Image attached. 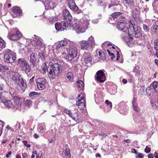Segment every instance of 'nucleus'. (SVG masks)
I'll use <instances>...</instances> for the list:
<instances>
[{"mask_svg": "<svg viewBox=\"0 0 158 158\" xmlns=\"http://www.w3.org/2000/svg\"><path fill=\"white\" fill-rule=\"evenodd\" d=\"M122 13L120 12H115L111 14V16L109 18V23L112 24L114 23H112V20L115 21V19L119 16V18L121 19H123L125 18L124 16L121 15Z\"/></svg>", "mask_w": 158, "mask_h": 158, "instance_id": "dca6fc26", "label": "nucleus"}, {"mask_svg": "<svg viewBox=\"0 0 158 158\" xmlns=\"http://www.w3.org/2000/svg\"><path fill=\"white\" fill-rule=\"evenodd\" d=\"M69 151L70 150L68 148H66L64 150V153L66 156L67 158H70Z\"/></svg>", "mask_w": 158, "mask_h": 158, "instance_id": "58836bf2", "label": "nucleus"}, {"mask_svg": "<svg viewBox=\"0 0 158 158\" xmlns=\"http://www.w3.org/2000/svg\"><path fill=\"white\" fill-rule=\"evenodd\" d=\"M63 16L64 21L67 23V26H71L73 24L72 17L69 10L67 9L64 10Z\"/></svg>", "mask_w": 158, "mask_h": 158, "instance_id": "1a4fd4ad", "label": "nucleus"}, {"mask_svg": "<svg viewBox=\"0 0 158 158\" xmlns=\"http://www.w3.org/2000/svg\"><path fill=\"white\" fill-rule=\"evenodd\" d=\"M150 151L151 149L150 148L148 147L147 146H146L145 148V152L147 153H148L150 152Z\"/></svg>", "mask_w": 158, "mask_h": 158, "instance_id": "864d4df0", "label": "nucleus"}, {"mask_svg": "<svg viewBox=\"0 0 158 158\" xmlns=\"http://www.w3.org/2000/svg\"><path fill=\"white\" fill-rule=\"evenodd\" d=\"M154 157L155 158H158V152H155V153Z\"/></svg>", "mask_w": 158, "mask_h": 158, "instance_id": "774afa93", "label": "nucleus"}, {"mask_svg": "<svg viewBox=\"0 0 158 158\" xmlns=\"http://www.w3.org/2000/svg\"><path fill=\"white\" fill-rule=\"evenodd\" d=\"M123 2L126 6H132L134 4L133 0H123Z\"/></svg>", "mask_w": 158, "mask_h": 158, "instance_id": "72a5a7b5", "label": "nucleus"}, {"mask_svg": "<svg viewBox=\"0 0 158 158\" xmlns=\"http://www.w3.org/2000/svg\"><path fill=\"white\" fill-rule=\"evenodd\" d=\"M89 22L85 18L81 19L79 24L74 23L72 24L70 27H72V29L77 33L78 34L85 32L86 29L88 28Z\"/></svg>", "mask_w": 158, "mask_h": 158, "instance_id": "7ed1b4c3", "label": "nucleus"}, {"mask_svg": "<svg viewBox=\"0 0 158 158\" xmlns=\"http://www.w3.org/2000/svg\"><path fill=\"white\" fill-rule=\"evenodd\" d=\"M18 65L21 69L23 68L28 63L23 58H20L18 59Z\"/></svg>", "mask_w": 158, "mask_h": 158, "instance_id": "5701e85b", "label": "nucleus"}, {"mask_svg": "<svg viewBox=\"0 0 158 158\" xmlns=\"http://www.w3.org/2000/svg\"><path fill=\"white\" fill-rule=\"evenodd\" d=\"M107 52H108V54L110 56H111V58L112 59H113L115 57V54H114L113 53H111L110 52V50H107Z\"/></svg>", "mask_w": 158, "mask_h": 158, "instance_id": "09e8293b", "label": "nucleus"}, {"mask_svg": "<svg viewBox=\"0 0 158 158\" xmlns=\"http://www.w3.org/2000/svg\"><path fill=\"white\" fill-rule=\"evenodd\" d=\"M137 99L136 98H134L132 101V104L133 106L136 105V104H137L136 102Z\"/></svg>", "mask_w": 158, "mask_h": 158, "instance_id": "6e6d98bb", "label": "nucleus"}, {"mask_svg": "<svg viewBox=\"0 0 158 158\" xmlns=\"http://www.w3.org/2000/svg\"><path fill=\"white\" fill-rule=\"evenodd\" d=\"M64 112L65 113L68 114L69 115V114H70L72 112V111L71 110H69L68 109H64Z\"/></svg>", "mask_w": 158, "mask_h": 158, "instance_id": "5fc2aeb1", "label": "nucleus"}, {"mask_svg": "<svg viewBox=\"0 0 158 158\" xmlns=\"http://www.w3.org/2000/svg\"><path fill=\"white\" fill-rule=\"evenodd\" d=\"M121 103L119 105V112L122 114H126L128 110V107L125 104H124L123 106L121 105Z\"/></svg>", "mask_w": 158, "mask_h": 158, "instance_id": "412c9836", "label": "nucleus"}, {"mask_svg": "<svg viewBox=\"0 0 158 158\" xmlns=\"http://www.w3.org/2000/svg\"><path fill=\"white\" fill-rule=\"evenodd\" d=\"M4 52V60L6 61L9 63H12L15 61L16 54L15 52L8 49H5Z\"/></svg>", "mask_w": 158, "mask_h": 158, "instance_id": "6e6552de", "label": "nucleus"}, {"mask_svg": "<svg viewBox=\"0 0 158 158\" xmlns=\"http://www.w3.org/2000/svg\"><path fill=\"white\" fill-rule=\"evenodd\" d=\"M154 155H153L152 153H150L148 155V158H154Z\"/></svg>", "mask_w": 158, "mask_h": 158, "instance_id": "e2e57ef3", "label": "nucleus"}, {"mask_svg": "<svg viewBox=\"0 0 158 158\" xmlns=\"http://www.w3.org/2000/svg\"><path fill=\"white\" fill-rule=\"evenodd\" d=\"M105 103L106 105L110 106V109H111L112 108V104L111 102H110L108 100H106L105 101Z\"/></svg>", "mask_w": 158, "mask_h": 158, "instance_id": "8fccbe9b", "label": "nucleus"}, {"mask_svg": "<svg viewBox=\"0 0 158 158\" xmlns=\"http://www.w3.org/2000/svg\"><path fill=\"white\" fill-rule=\"evenodd\" d=\"M57 44L56 45V52L58 54L60 53L63 56L66 54L67 48L64 47V46L67 45V41L65 40H62L59 41Z\"/></svg>", "mask_w": 158, "mask_h": 158, "instance_id": "0eeeda50", "label": "nucleus"}, {"mask_svg": "<svg viewBox=\"0 0 158 158\" xmlns=\"http://www.w3.org/2000/svg\"><path fill=\"white\" fill-rule=\"evenodd\" d=\"M138 91V94L141 95L144 94L145 92V89L144 88H141L139 90H136L135 91L134 93H135V92H137V91Z\"/></svg>", "mask_w": 158, "mask_h": 158, "instance_id": "79ce46f5", "label": "nucleus"}, {"mask_svg": "<svg viewBox=\"0 0 158 158\" xmlns=\"http://www.w3.org/2000/svg\"><path fill=\"white\" fill-rule=\"evenodd\" d=\"M38 95V93L33 91L31 92L29 94V96L31 98L33 97L34 95Z\"/></svg>", "mask_w": 158, "mask_h": 158, "instance_id": "de8ad7c7", "label": "nucleus"}, {"mask_svg": "<svg viewBox=\"0 0 158 158\" xmlns=\"http://www.w3.org/2000/svg\"><path fill=\"white\" fill-rule=\"evenodd\" d=\"M2 102L7 107H10L13 106V103L10 100H7L4 99L2 100Z\"/></svg>", "mask_w": 158, "mask_h": 158, "instance_id": "7c9ffc66", "label": "nucleus"}, {"mask_svg": "<svg viewBox=\"0 0 158 158\" xmlns=\"http://www.w3.org/2000/svg\"><path fill=\"white\" fill-rule=\"evenodd\" d=\"M137 157L138 158H143L144 157V155L142 153H139L138 154Z\"/></svg>", "mask_w": 158, "mask_h": 158, "instance_id": "4d7b16f0", "label": "nucleus"}, {"mask_svg": "<svg viewBox=\"0 0 158 158\" xmlns=\"http://www.w3.org/2000/svg\"><path fill=\"white\" fill-rule=\"evenodd\" d=\"M20 124L18 122H17L16 124L14 126V129H15L16 131H19L20 130Z\"/></svg>", "mask_w": 158, "mask_h": 158, "instance_id": "a19ab883", "label": "nucleus"}, {"mask_svg": "<svg viewBox=\"0 0 158 158\" xmlns=\"http://www.w3.org/2000/svg\"><path fill=\"white\" fill-rule=\"evenodd\" d=\"M151 33L152 34L158 35V20L155 23L153 29L151 30Z\"/></svg>", "mask_w": 158, "mask_h": 158, "instance_id": "bb28decb", "label": "nucleus"}, {"mask_svg": "<svg viewBox=\"0 0 158 158\" xmlns=\"http://www.w3.org/2000/svg\"><path fill=\"white\" fill-rule=\"evenodd\" d=\"M150 86L152 87L155 91L158 92V82L155 81L152 82L150 85Z\"/></svg>", "mask_w": 158, "mask_h": 158, "instance_id": "c756f323", "label": "nucleus"}, {"mask_svg": "<svg viewBox=\"0 0 158 158\" xmlns=\"http://www.w3.org/2000/svg\"><path fill=\"white\" fill-rule=\"evenodd\" d=\"M77 99H78L76 105L80 110H83L85 107V99L83 96V94H80L79 95L77 98Z\"/></svg>", "mask_w": 158, "mask_h": 158, "instance_id": "f8f14e48", "label": "nucleus"}, {"mask_svg": "<svg viewBox=\"0 0 158 158\" xmlns=\"http://www.w3.org/2000/svg\"><path fill=\"white\" fill-rule=\"evenodd\" d=\"M76 84L79 90H82L84 88V83L83 81L78 80L76 82Z\"/></svg>", "mask_w": 158, "mask_h": 158, "instance_id": "cd10ccee", "label": "nucleus"}, {"mask_svg": "<svg viewBox=\"0 0 158 158\" xmlns=\"http://www.w3.org/2000/svg\"><path fill=\"white\" fill-rule=\"evenodd\" d=\"M74 120L76 121V118L73 115V113L71 112L70 114H69V115Z\"/></svg>", "mask_w": 158, "mask_h": 158, "instance_id": "bf43d9fd", "label": "nucleus"}, {"mask_svg": "<svg viewBox=\"0 0 158 158\" xmlns=\"http://www.w3.org/2000/svg\"><path fill=\"white\" fill-rule=\"evenodd\" d=\"M36 83L38 87L40 89H44L47 83V80L44 78H40L37 79Z\"/></svg>", "mask_w": 158, "mask_h": 158, "instance_id": "ddd939ff", "label": "nucleus"}, {"mask_svg": "<svg viewBox=\"0 0 158 158\" xmlns=\"http://www.w3.org/2000/svg\"><path fill=\"white\" fill-rule=\"evenodd\" d=\"M66 52L68 54L64 55L63 56L68 61H72L77 56V50L74 46H70L67 48Z\"/></svg>", "mask_w": 158, "mask_h": 158, "instance_id": "423d86ee", "label": "nucleus"}, {"mask_svg": "<svg viewBox=\"0 0 158 158\" xmlns=\"http://www.w3.org/2000/svg\"><path fill=\"white\" fill-rule=\"evenodd\" d=\"M154 49L156 50H158V40H156L154 41Z\"/></svg>", "mask_w": 158, "mask_h": 158, "instance_id": "c03bdc74", "label": "nucleus"}, {"mask_svg": "<svg viewBox=\"0 0 158 158\" xmlns=\"http://www.w3.org/2000/svg\"><path fill=\"white\" fill-rule=\"evenodd\" d=\"M117 27L122 31V36L123 40L130 47L134 46L133 39L131 35L135 37L141 36V28L134 24L130 23L128 25L123 22H118Z\"/></svg>", "mask_w": 158, "mask_h": 158, "instance_id": "f257e3e1", "label": "nucleus"}, {"mask_svg": "<svg viewBox=\"0 0 158 158\" xmlns=\"http://www.w3.org/2000/svg\"><path fill=\"white\" fill-rule=\"evenodd\" d=\"M97 81L100 82H104L105 80V76L103 72L100 70L98 71L96 73V76H95Z\"/></svg>", "mask_w": 158, "mask_h": 158, "instance_id": "2eb2a0df", "label": "nucleus"}, {"mask_svg": "<svg viewBox=\"0 0 158 158\" xmlns=\"http://www.w3.org/2000/svg\"><path fill=\"white\" fill-rule=\"evenodd\" d=\"M38 56H40L41 60H43L44 59V54L42 52L35 51L34 52H32L30 54V62L33 67L35 66L38 63Z\"/></svg>", "mask_w": 158, "mask_h": 158, "instance_id": "39448f33", "label": "nucleus"}, {"mask_svg": "<svg viewBox=\"0 0 158 158\" xmlns=\"http://www.w3.org/2000/svg\"><path fill=\"white\" fill-rule=\"evenodd\" d=\"M56 3L54 2V0L48 1L46 2L45 8L48 9H52L56 7Z\"/></svg>", "mask_w": 158, "mask_h": 158, "instance_id": "aec40b11", "label": "nucleus"}, {"mask_svg": "<svg viewBox=\"0 0 158 158\" xmlns=\"http://www.w3.org/2000/svg\"><path fill=\"white\" fill-rule=\"evenodd\" d=\"M143 30L146 32H148L150 30L149 26L143 24Z\"/></svg>", "mask_w": 158, "mask_h": 158, "instance_id": "ea45409f", "label": "nucleus"}, {"mask_svg": "<svg viewBox=\"0 0 158 158\" xmlns=\"http://www.w3.org/2000/svg\"><path fill=\"white\" fill-rule=\"evenodd\" d=\"M32 101L31 100H27L25 101V104L26 106L29 107L31 105Z\"/></svg>", "mask_w": 158, "mask_h": 158, "instance_id": "37998d69", "label": "nucleus"}, {"mask_svg": "<svg viewBox=\"0 0 158 158\" xmlns=\"http://www.w3.org/2000/svg\"><path fill=\"white\" fill-rule=\"evenodd\" d=\"M34 36V37H32L31 40L34 42V48L35 49H40L43 44L42 39L40 37L35 35Z\"/></svg>", "mask_w": 158, "mask_h": 158, "instance_id": "9b49d317", "label": "nucleus"}, {"mask_svg": "<svg viewBox=\"0 0 158 158\" xmlns=\"http://www.w3.org/2000/svg\"><path fill=\"white\" fill-rule=\"evenodd\" d=\"M21 69L24 71L27 75H28L31 72V68L30 65L28 63L23 68H21Z\"/></svg>", "mask_w": 158, "mask_h": 158, "instance_id": "393cba45", "label": "nucleus"}, {"mask_svg": "<svg viewBox=\"0 0 158 158\" xmlns=\"http://www.w3.org/2000/svg\"><path fill=\"white\" fill-rule=\"evenodd\" d=\"M65 78L68 82H71L73 81L74 76L73 73L69 71H66L64 74Z\"/></svg>", "mask_w": 158, "mask_h": 158, "instance_id": "a211bd4d", "label": "nucleus"}, {"mask_svg": "<svg viewBox=\"0 0 158 158\" xmlns=\"http://www.w3.org/2000/svg\"><path fill=\"white\" fill-rule=\"evenodd\" d=\"M131 152L132 153H134L135 154H137V152L136 150L134 148H133L131 149Z\"/></svg>", "mask_w": 158, "mask_h": 158, "instance_id": "69168bd1", "label": "nucleus"}, {"mask_svg": "<svg viewBox=\"0 0 158 158\" xmlns=\"http://www.w3.org/2000/svg\"><path fill=\"white\" fill-rule=\"evenodd\" d=\"M80 44L81 49L84 50H87L89 45L88 42L85 40L81 41Z\"/></svg>", "mask_w": 158, "mask_h": 158, "instance_id": "b1692460", "label": "nucleus"}, {"mask_svg": "<svg viewBox=\"0 0 158 158\" xmlns=\"http://www.w3.org/2000/svg\"><path fill=\"white\" fill-rule=\"evenodd\" d=\"M102 96L99 92H97L94 95V99L96 102L98 103V101H101L102 100Z\"/></svg>", "mask_w": 158, "mask_h": 158, "instance_id": "a878e982", "label": "nucleus"}, {"mask_svg": "<svg viewBox=\"0 0 158 158\" xmlns=\"http://www.w3.org/2000/svg\"><path fill=\"white\" fill-rule=\"evenodd\" d=\"M13 12L15 14L20 15L22 12V10L18 7H13L11 9Z\"/></svg>", "mask_w": 158, "mask_h": 158, "instance_id": "2f4dec72", "label": "nucleus"}, {"mask_svg": "<svg viewBox=\"0 0 158 158\" xmlns=\"http://www.w3.org/2000/svg\"><path fill=\"white\" fill-rule=\"evenodd\" d=\"M132 16L135 19L137 17V15L136 13L135 12V11L132 12Z\"/></svg>", "mask_w": 158, "mask_h": 158, "instance_id": "052dcab7", "label": "nucleus"}, {"mask_svg": "<svg viewBox=\"0 0 158 158\" xmlns=\"http://www.w3.org/2000/svg\"><path fill=\"white\" fill-rule=\"evenodd\" d=\"M82 60L86 64L90 63L92 61V58L90 54L86 52H85L84 53Z\"/></svg>", "mask_w": 158, "mask_h": 158, "instance_id": "6ab92c4d", "label": "nucleus"}, {"mask_svg": "<svg viewBox=\"0 0 158 158\" xmlns=\"http://www.w3.org/2000/svg\"><path fill=\"white\" fill-rule=\"evenodd\" d=\"M98 55V58L100 59L104 60L105 57V55L102 51L99 52Z\"/></svg>", "mask_w": 158, "mask_h": 158, "instance_id": "4c0bfd02", "label": "nucleus"}, {"mask_svg": "<svg viewBox=\"0 0 158 158\" xmlns=\"http://www.w3.org/2000/svg\"><path fill=\"white\" fill-rule=\"evenodd\" d=\"M6 42L4 40L0 37V49H2L6 47Z\"/></svg>", "mask_w": 158, "mask_h": 158, "instance_id": "c9c22d12", "label": "nucleus"}, {"mask_svg": "<svg viewBox=\"0 0 158 158\" xmlns=\"http://www.w3.org/2000/svg\"><path fill=\"white\" fill-rule=\"evenodd\" d=\"M12 97L13 101L15 103V105L14 106L16 109L20 110L22 104L24 101V98H20L16 95L12 96Z\"/></svg>", "mask_w": 158, "mask_h": 158, "instance_id": "9d476101", "label": "nucleus"}, {"mask_svg": "<svg viewBox=\"0 0 158 158\" xmlns=\"http://www.w3.org/2000/svg\"><path fill=\"white\" fill-rule=\"evenodd\" d=\"M23 143L24 145L27 148H29L31 147V145L30 144H27V141H23Z\"/></svg>", "mask_w": 158, "mask_h": 158, "instance_id": "603ef678", "label": "nucleus"}, {"mask_svg": "<svg viewBox=\"0 0 158 158\" xmlns=\"http://www.w3.org/2000/svg\"><path fill=\"white\" fill-rule=\"evenodd\" d=\"M68 26H67V23L64 21H61L60 23H56L55 24V27L56 29L58 31H64V30Z\"/></svg>", "mask_w": 158, "mask_h": 158, "instance_id": "4468645a", "label": "nucleus"}, {"mask_svg": "<svg viewBox=\"0 0 158 158\" xmlns=\"http://www.w3.org/2000/svg\"><path fill=\"white\" fill-rule=\"evenodd\" d=\"M12 80L24 90L27 86L26 83L24 82L22 77L19 73L13 72L10 75Z\"/></svg>", "mask_w": 158, "mask_h": 158, "instance_id": "20e7f679", "label": "nucleus"}, {"mask_svg": "<svg viewBox=\"0 0 158 158\" xmlns=\"http://www.w3.org/2000/svg\"><path fill=\"white\" fill-rule=\"evenodd\" d=\"M45 129V126L43 124H41L38 127L39 130L41 132L44 131Z\"/></svg>", "mask_w": 158, "mask_h": 158, "instance_id": "a18cd8bd", "label": "nucleus"}, {"mask_svg": "<svg viewBox=\"0 0 158 158\" xmlns=\"http://www.w3.org/2000/svg\"><path fill=\"white\" fill-rule=\"evenodd\" d=\"M152 87L150 86V85L148 87L146 90V93L149 95H150L151 93V89H152Z\"/></svg>", "mask_w": 158, "mask_h": 158, "instance_id": "49530a36", "label": "nucleus"}, {"mask_svg": "<svg viewBox=\"0 0 158 158\" xmlns=\"http://www.w3.org/2000/svg\"><path fill=\"white\" fill-rule=\"evenodd\" d=\"M116 55L117 56L116 60H118V59H119V57L118 52L117 50H116Z\"/></svg>", "mask_w": 158, "mask_h": 158, "instance_id": "680f3d73", "label": "nucleus"}, {"mask_svg": "<svg viewBox=\"0 0 158 158\" xmlns=\"http://www.w3.org/2000/svg\"><path fill=\"white\" fill-rule=\"evenodd\" d=\"M22 155L23 158H27V153H22Z\"/></svg>", "mask_w": 158, "mask_h": 158, "instance_id": "0e129e2a", "label": "nucleus"}, {"mask_svg": "<svg viewBox=\"0 0 158 158\" xmlns=\"http://www.w3.org/2000/svg\"><path fill=\"white\" fill-rule=\"evenodd\" d=\"M50 67L48 68L46 63L45 62L41 66L42 69L40 70V72L44 74L47 71L48 76L49 78L53 79L56 76L61 74L64 69V67L58 63L53 64L52 62L49 63Z\"/></svg>", "mask_w": 158, "mask_h": 158, "instance_id": "f03ea898", "label": "nucleus"}, {"mask_svg": "<svg viewBox=\"0 0 158 158\" xmlns=\"http://www.w3.org/2000/svg\"><path fill=\"white\" fill-rule=\"evenodd\" d=\"M69 6L73 10H77L78 9V7L76 5L75 2L73 0H67Z\"/></svg>", "mask_w": 158, "mask_h": 158, "instance_id": "4be33fe9", "label": "nucleus"}, {"mask_svg": "<svg viewBox=\"0 0 158 158\" xmlns=\"http://www.w3.org/2000/svg\"><path fill=\"white\" fill-rule=\"evenodd\" d=\"M116 85H114L108 89V92L111 95L114 94L116 92Z\"/></svg>", "mask_w": 158, "mask_h": 158, "instance_id": "c85d7f7f", "label": "nucleus"}, {"mask_svg": "<svg viewBox=\"0 0 158 158\" xmlns=\"http://www.w3.org/2000/svg\"><path fill=\"white\" fill-rule=\"evenodd\" d=\"M22 36L21 34L18 31L15 34L12 35L10 32H9L7 36L8 39L12 40H15L19 39Z\"/></svg>", "mask_w": 158, "mask_h": 158, "instance_id": "f3484780", "label": "nucleus"}, {"mask_svg": "<svg viewBox=\"0 0 158 158\" xmlns=\"http://www.w3.org/2000/svg\"><path fill=\"white\" fill-rule=\"evenodd\" d=\"M98 4L101 6H102L103 5L104 3L102 1L98 0Z\"/></svg>", "mask_w": 158, "mask_h": 158, "instance_id": "338daca9", "label": "nucleus"}, {"mask_svg": "<svg viewBox=\"0 0 158 158\" xmlns=\"http://www.w3.org/2000/svg\"><path fill=\"white\" fill-rule=\"evenodd\" d=\"M4 99V97L2 95V91H0V99L1 100L2 102V100H3Z\"/></svg>", "mask_w": 158, "mask_h": 158, "instance_id": "13d9d810", "label": "nucleus"}, {"mask_svg": "<svg viewBox=\"0 0 158 158\" xmlns=\"http://www.w3.org/2000/svg\"><path fill=\"white\" fill-rule=\"evenodd\" d=\"M89 45L93 46L95 44L94 40V37L92 36H90L88 39L87 41Z\"/></svg>", "mask_w": 158, "mask_h": 158, "instance_id": "473e14b6", "label": "nucleus"}, {"mask_svg": "<svg viewBox=\"0 0 158 158\" xmlns=\"http://www.w3.org/2000/svg\"><path fill=\"white\" fill-rule=\"evenodd\" d=\"M151 105L152 107L154 109H157L158 107V103L156 102L153 100H151L150 101Z\"/></svg>", "mask_w": 158, "mask_h": 158, "instance_id": "e433bc0d", "label": "nucleus"}, {"mask_svg": "<svg viewBox=\"0 0 158 158\" xmlns=\"http://www.w3.org/2000/svg\"><path fill=\"white\" fill-rule=\"evenodd\" d=\"M140 67L138 66H136L133 69V72L136 73L135 75L139 76L140 74Z\"/></svg>", "mask_w": 158, "mask_h": 158, "instance_id": "f704fd0d", "label": "nucleus"}, {"mask_svg": "<svg viewBox=\"0 0 158 158\" xmlns=\"http://www.w3.org/2000/svg\"><path fill=\"white\" fill-rule=\"evenodd\" d=\"M133 106L134 110L137 112L139 111V109L138 107L137 104H136V105H134Z\"/></svg>", "mask_w": 158, "mask_h": 158, "instance_id": "3c124183", "label": "nucleus"}]
</instances>
